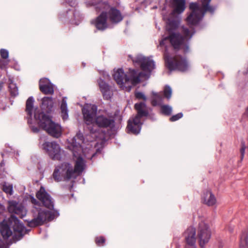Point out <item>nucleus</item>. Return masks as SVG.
<instances>
[{
    "label": "nucleus",
    "mask_w": 248,
    "mask_h": 248,
    "mask_svg": "<svg viewBox=\"0 0 248 248\" xmlns=\"http://www.w3.org/2000/svg\"><path fill=\"white\" fill-rule=\"evenodd\" d=\"M83 117L88 128L92 133H95L97 128H111L114 125L115 121L112 116L105 115H99L95 116L96 107L88 106L82 109Z\"/></svg>",
    "instance_id": "obj_1"
},
{
    "label": "nucleus",
    "mask_w": 248,
    "mask_h": 248,
    "mask_svg": "<svg viewBox=\"0 0 248 248\" xmlns=\"http://www.w3.org/2000/svg\"><path fill=\"white\" fill-rule=\"evenodd\" d=\"M80 153H76V156H74L77 158L74 168L68 163H63L59 168H55L53 173V177L56 182L76 179L81 174L85 169L86 162L80 156H78Z\"/></svg>",
    "instance_id": "obj_2"
},
{
    "label": "nucleus",
    "mask_w": 248,
    "mask_h": 248,
    "mask_svg": "<svg viewBox=\"0 0 248 248\" xmlns=\"http://www.w3.org/2000/svg\"><path fill=\"white\" fill-rule=\"evenodd\" d=\"M34 117L40 126L50 136L58 138L62 134L61 126L54 123L50 117L43 112L35 111Z\"/></svg>",
    "instance_id": "obj_3"
},
{
    "label": "nucleus",
    "mask_w": 248,
    "mask_h": 248,
    "mask_svg": "<svg viewBox=\"0 0 248 248\" xmlns=\"http://www.w3.org/2000/svg\"><path fill=\"white\" fill-rule=\"evenodd\" d=\"M33 218L26 220L27 225L30 227H36L43 225L46 221H51L55 217L54 213L45 209L35 207L32 210Z\"/></svg>",
    "instance_id": "obj_4"
},
{
    "label": "nucleus",
    "mask_w": 248,
    "mask_h": 248,
    "mask_svg": "<svg viewBox=\"0 0 248 248\" xmlns=\"http://www.w3.org/2000/svg\"><path fill=\"white\" fill-rule=\"evenodd\" d=\"M95 8L98 12L105 11L107 14V18L112 24H118L124 18L121 11L115 7L111 6L107 1L99 2Z\"/></svg>",
    "instance_id": "obj_5"
},
{
    "label": "nucleus",
    "mask_w": 248,
    "mask_h": 248,
    "mask_svg": "<svg viewBox=\"0 0 248 248\" xmlns=\"http://www.w3.org/2000/svg\"><path fill=\"white\" fill-rule=\"evenodd\" d=\"M164 59L167 68L170 70H178L185 71L188 67L187 62L186 60L180 55H176L170 57L165 52Z\"/></svg>",
    "instance_id": "obj_6"
},
{
    "label": "nucleus",
    "mask_w": 248,
    "mask_h": 248,
    "mask_svg": "<svg viewBox=\"0 0 248 248\" xmlns=\"http://www.w3.org/2000/svg\"><path fill=\"white\" fill-rule=\"evenodd\" d=\"M169 40L174 49H182L184 52H188V46L185 43L184 38L182 35L178 33H172L169 36L165 37L160 41V46H165L166 42Z\"/></svg>",
    "instance_id": "obj_7"
},
{
    "label": "nucleus",
    "mask_w": 248,
    "mask_h": 248,
    "mask_svg": "<svg viewBox=\"0 0 248 248\" xmlns=\"http://www.w3.org/2000/svg\"><path fill=\"white\" fill-rule=\"evenodd\" d=\"M43 145L44 149L52 160H60L62 159L63 151L56 142H46Z\"/></svg>",
    "instance_id": "obj_8"
},
{
    "label": "nucleus",
    "mask_w": 248,
    "mask_h": 248,
    "mask_svg": "<svg viewBox=\"0 0 248 248\" xmlns=\"http://www.w3.org/2000/svg\"><path fill=\"white\" fill-rule=\"evenodd\" d=\"M190 13L186 18L188 25H195L197 24L202 18V6L196 2L189 4Z\"/></svg>",
    "instance_id": "obj_9"
},
{
    "label": "nucleus",
    "mask_w": 248,
    "mask_h": 248,
    "mask_svg": "<svg viewBox=\"0 0 248 248\" xmlns=\"http://www.w3.org/2000/svg\"><path fill=\"white\" fill-rule=\"evenodd\" d=\"M36 197L44 206L50 210L53 209L54 203L52 199L43 186H41L39 191L36 192Z\"/></svg>",
    "instance_id": "obj_10"
},
{
    "label": "nucleus",
    "mask_w": 248,
    "mask_h": 248,
    "mask_svg": "<svg viewBox=\"0 0 248 248\" xmlns=\"http://www.w3.org/2000/svg\"><path fill=\"white\" fill-rule=\"evenodd\" d=\"M134 63L140 65L141 69L144 71L150 72L154 68L155 64L153 60L142 56H138L134 59H132Z\"/></svg>",
    "instance_id": "obj_11"
},
{
    "label": "nucleus",
    "mask_w": 248,
    "mask_h": 248,
    "mask_svg": "<svg viewBox=\"0 0 248 248\" xmlns=\"http://www.w3.org/2000/svg\"><path fill=\"white\" fill-rule=\"evenodd\" d=\"M11 218L14 221V224L12 227L14 233V237L17 240H19L26 233V230L24 225L20 222L19 220L15 216L12 215Z\"/></svg>",
    "instance_id": "obj_12"
},
{
    "label": "nucleus",
    "mask_w": 248,
    "mask_h": 248,
    "mask_svg": "<svg viewBox=\"0 0 248 248\" xmlns=\"http://www.w3.org/2000/svg\"><path fill=\"white\" fill-rule=\"evenodd\" d=\"M8 209L10 213L16 214L21 218L26 214L24 207L16 201H12L9 202Z\"/></svg>",
    "instance_id": "obj_13"
},
{
    "label": "nucleus",
    "mask_w": 248,
    "mask_h": 248,
    "mask_svg": "<svg viewBox=\"0 0 248 248\" xmlns=\"http://www.w3.org/2000/svg\"><path fill=\"white\" fill-rule=\"evenodd\" d=\"M141 125L140 119L135 117L130 119L126 127L128 133L138 134L140 130Z\"/></svg>",
    "instance_id": "obj_14"
},
{
    "label": "nucleus",
    "mask_w": 248,
    "mask_h": 248,
    "mask_svg": "<svg viewBox=\"0 0 248 248\" xmlns=\"http://www.w3.org/2000/svg\"><path fill=\"white\" fill-rule=\"evenodd\" d=\"M84 141L83 135L81 133H77L72 140V149L73 156H76V153H81L82 151L81 144Z\"/></svg>",
    "instance_id": "obj_15"
},
{
    "label": "nucleus",
    "mask_w": 248,
    "mask_h": 248,
    "mask_svg": "<svg viewBox=\"0 0 248 248\" xmlns=\"http://www.w3.org/2000/svg\"><path fill=\"white\" fill-rule=\"evenodd\" d=\"M102 13L98 16L94 21H92V23L93 24L96 28L100 31H104L108 27L107 22V14L105 11H101Z\"/></svg>",
    "instance_id": "obj_16"
},
{
    "label": "nucleus",
    "mask_w": 248,
    "mask_h": 248,
    "mask_svg": "<svg viewBox=\"0 0 248 248\" xmlns=\"http://www.w3.org/2000/svg\"><path fill=\"white\" fill-rule=\"evenodd\" d=\"M185 239L187 244L186 248H196L195 243L196 242V230L192 227L187 228L184 233Z\"/></svg>",
    "instance_id": "obj_17"
},
{
    "label": "nucleus",
    "mask_w": 248,
    "mask_h": 248,
    "mask_svg": "<svg viewBox=\"0 0 248 248\" xmlns=\"http://www.w3.org/2000/svg\"><path fill=\"white\" fill-rule=\"evenodd\" d=\"M142 72L138 70L129 69L126 75V82L130 81L133 85H136L140 81V77Z\"/></svg>",
    "instance_id": "obj_18"
},
{
    "label": "nucleus",
    "mask_w": 248,
    "mask_h": 248,
    "mask_svg": "<svg viewBox=\"0 0 248 248\" xmlns=\"http://www.w3.org/2000/svg\"><path fill=\"white\" fill-rule=\"evenodd\" d=\"M134 108L137 112V115L135 116L141 120L143 117H147L149 115L148 108L144 102L136 103L134 105Z\"/></svg>",
    "instance_id": "obj_19"
},
{
    "label": "nucleus",
    "mask_w": 248,
    "mask_h": 248,
    "mask_svg": "<svg viewBox=\"0 0 248 248\" xmlns=\"http://www.w3.org/2000/svg\"><path fill=\"white\" fill-rule=\"evenodd\" d=\"M41 108L46 113L51 112L54 107V102L51 97H44L41 100Z\"/></svg>",
    "instance_id": "obj_20"
},
{
    "label": "nucleus",
    "mask_w": 248,
    "mask_h": 248,
    "mask_svg": "<svg viewBox=\"0 0 248 248\" xmlns=\"http://www.w3.org/2000/svg\"><path fill=\"white\" fill-rule=\"evenodd\" d=\"M211 226L209 224H202V245L209 242L212 235Z\"/></svg>",
    "instance_id": "obj_21"
},
{
    "label": "nucleus",
    "mask_w": 248,
    "mask_h": 248,
    "mask_svg": "<svg viewBox=\"0 0 248 248\" xmlns=\"http://www.w3.org/2000/svg\"><path fill=\"white\" fill-rule=\"evenodd\" d=\"M113 76L118 84L123 86L124 83H126V75L124 74L122 68L118 69Z\"/></svg>",
    "instance_id": "obj_22"
},
{
    "label": "nucleus",
    "mask_w": 248,
    "mask_h": 248,
    "mask_svg": "<svg viewBox=\"0 0 248 248\" xmlns=\"http://www.w3.org/2000/svg\"><path fill=\"white\" fill-rule=\"evenodd\" d=\"M98 84L105 99L108 100L111 97L109 87L103 79L100 78L98 80Z\"/></svg>",
    "instance_id": "obj_23"
},
{
    "label": "nucleus",
    "mask_w": 248,
    "mask_h": 248,
    "mask_svg": "<svg viewBox=\"0 0 248 248\" xmlns=\"http://www.w3.org/2000/svg\"><path fill=\"white\" fill-rule=\"evenodd\" d=\"M203 202L208 206H213L216 204V197L210 191H208L204 194Z\"/></svg>",
    "instance_id": "obj_24"
},
{
    "label": "nucleus",
    "mask_w": 248,
    "mask_h": 248,
    "mask_svg": "<svg viewBox=\"0 0 248 248\" xmlns=\"http://www.w3.org/2000/svg\"><path fill=\"white\" fill-rule=\"evenodd\" d=\"M173 4L174 8L173 12L175 14H181L185 10V0H174Z\"/></svg>",
    "instance_id": "obj_25"
},
{
    "label": "nucleus",
    "mask_w": 248,
    "mask_h": 248,
    "mask_svg": "<svg viewBox=\"0 0 248 248\" xmlns=\"http://www.w3.org/2000/svg\"><path fill=\"white\" fill-rule=\"evenodd\" d=\"M151 104L153 106H161L163 103L164 96L162 92L152 93Z\"/></svg>",
    "instance_id": "obj_26"
},
{
    "label": "nucleus",
    "mask_w": 248,
    "mask_h": 248,
    "mask_svg": "<svg viewBox=\"0 0 248 248\" xmlns=\"http://www.w3.org/2000/svg\"><path fill=\"white\" fill-rule=\"evenodd\" d=\"M211 0H202V17L206 13L213 14L216 7L210 4Z\"/></svg>",
    "instance_id": "obj_27"
},
{
    "label": "nucleus",
    "mask_w": 248,
    "mask_h": 248,
    "mask_svg": "<svg viewBox=\"0 0 248 248\" xmlns=\"http://www.w3.org/2000/svg\"><path fill=\"white\" fill-rule=\"evenodd\" d=\"M0 232L4 239H7L13 233L9 226L6 223H2L0 225Z\"/></svg>",
    "instance_id": "obj_28"
},
{
    "label": "nucleus",
    "mask_w": 248,
    "mask_h": 248,
    "mask_svg": "<svg viewBox=\"0 0 248 248\" xmlns=\"http://www.w3.org/2000/svg\"><path fill=\"white\" fill-rule=\"evenodd\" d=\"M239 248H248V231L247 230L242 232L240 237Z\"/></svg>",
    "instance_id": "obj_29"
},
{
    "label": "nucleus",
    "mask_w": 248,
    "mask_h": 248,
    "mask_svg": "<svg viewBox=\"0 0 248 248\" xmlns=\"http://www.w3.org/2000/svg\"><path fill=\"white\" fill-rule=\"evenodd\" d=\"M66 99V97L62 98L60 107L61 116L63 120H66L68 118V109Z\"/></svg>",
    "instance_id": "obj_30"
},
{
    "label": "nucleus",
    "mask_w": 248,
    "mask_h": 248,
    "mask_svg": "<svg viewBox=\"0 0 248 248\" xmlns=\"http://www.w3.org/2000/svg\"><path fill=\"white\" fill-rule=\"evenodd\" d=\"M33 102L34 99L32 96L29 97L26 101L25 111L29 118H31L32 115Z\"/></svg>",
    "instance_id": "obj_31"
},
{
    "label": "nucleus",
    "mask_w": 248,
    "mask_h": 248,
    "mask_svg": "<svg viewBox=\"0 0 248 248\" xmlns=\"http://www.w3.org/2000/svg\"><path fill=\"white\" fill-rule=\"evenodd\" d=\"M40 91L45 94H53L54 93V87L51 83L47 85H43L39 87Z\"/></svg>",
    "instance_id": "obj_32"
},
{
    "label": "nucleus",
    "mask_w": 248,
    "mask_h": 248,
    "mask_svg": "<svg viewBox=\"0 0 248 248\" xmlns=\"http://www.w3.org/2000/svg\"><path fill=\"white\" fill-rule=\"evenodd\" d=\"M161 113L166 116H170L172 111V108L167 105H162L160 106Z\"/></svg>",
    "instance_id": "obj_33"
},
{
    "label": "nucleus",
    "mask_w": 248,
    "mask_h": 248,
    "mask_svg": "<svg viewBox=\"0 0 248 248\" xmlns=\"http://www.w3.org/2000/svg\"><path fill=\"white\" fill-rule=\"evenodd\" d=\"M9 92L13 97H15L18 94V88L16 84L11 81L9 85Z\"/></svg>",
    "instance_id": "obj_34"
},
{
    "label": "nucleus",
    "mask_w": 248,
    "mask_h": 248,
    "mask_svg": "<svg viewBox=\"0 0 248 248\" xmlns=\"http://www.w3.org/2000/svg\"><path fill=\"white\" fill-rule=\"evenodd\" d=\"M106 239L104 236H96L94 238V242L96 245L98 247H103L105 246Z\"/></svg>",
    "instance_id": "obj_35"
},
{
    "label": "nucleus",
    "mask_w": 248,
    "mask_h": 248,
    "mask_svg": "<svg viewBox=\"0 0 248 248\" xmlns=\"http://www.w3.org/2000/svg\"><path fill=\"white\" fill-rule=\"evenodd\" d=\"M162 94L165 98H167L168 100H170L172 94V90L171 88L168 85L165 86Z\"/></svg>",
    "instance_id": "obj_36"
},
{
    "label": "nucleus",
    "mask_w": 248,
    "mask_h": 248,
    "mask_svg": "<svg viewBox=\"0 0 248 248\" xmlns=\"http://www.w3.org/2000/svg\"><path fill=\"white\" fill-rule=\"evenodd\" d=\"M2 190L7 194H8L10 195L13 194V186L12 185L7 184L6 183H5L2 185Z\"/></svg>",
    "instance_id": "obj_37"
},
{
    "label": "nucleus",
    "mask_w": 248,
    "mask_h": 248,
    "mask_svg": "<svg viewBox=\"0 0 248 248\" xmlns=\"http://www.w3.org/2000/svg\"><path fill=\"white\" fill-rule=\"evenodd\" d=\"M182 32L185 36H182L184 38L185 43L186 44L187 46L188 47V46L186 40L187 38H188L189 37H191V36H190V31L188 29H187L186 28H184L183 29Z\"/></svg>",
    "instance_id": "obj_38"
},
{
    "label": "nucleus",
    "mask_w": 248,
    "mask_h": 248,
    "mask_svg": "<svg viewBox=\"0 0 248 248\" xmlns=\"http://www.w3.org/2000/svg\"><path fill=\"white\" fill-rule=\"evenodd\" d=\"M183 116V114L182 112H180L177 113V114L172 116L170 118L169 120L170 121V122H175L182 118Z\"/></svg>",
    "instance_id": "obj_39"
},
{
    "label": "nucleus",
    "mask_w": 248,
    "mask_h": 248,
    "mask_svg": "<svg viewBox=\"0 0 248 248\" xmlns=\"http://www.w3.org/2000/svg\"><path fill=\"white\" fill-rule=\"evenodd\" d=\"M246 147L245 145V143L244 141L241 142V147L240 150V154H241V160H242L244 158L245 154V150Z\"/></svg>",
    "instance_id": "obj_40"
},
{
    "label": "nucleus",
    "mask_w": 248,
    "mask_h": 248,
    "mask_svg": "<svg viewBox=\"0 0 248 248\" xmlns=\"http://www.w3.org/2000/svg\"><path fill=\"white\" fill-rule=\"evenodd\" d=\"M0 54L1 57L3 59H7L9 57L8 51L5 49H1L0 50Z\"/></svg>",
    "instance_id": "obj_41"
},
{
    "label": "nucleus",
    "mask_w": 248,
    "mask_h": 248,
    "mask_svg": "<svg viewBox=\"0 0 248 248\" xmlns=\"http://www.w3.org/2000/svg\"><path fill=\"white\" fill-rule=\"evenodd\" d=\"M51 83V82L49 81V80L46 78H41L39 81V87H41V85H47L48 84Z\"/></svg>",
    "instance_id": "obj_42"
},
{
    "label": "nucleus",
    "mask_w": 248,
    "mask_h": 248,
    "mask_svg": "<svg viewBox=\"0 0 248 248\" xmlns=\"http://www.w3.org/2000/svg\"><path fill=\"white\" fill-rule=\"evenodd\" d=\"M135 97L139 99H142L143 100H146V97L144 94L141 92H137L135 94Z\"/></svg>",
    "instance_id": "obj_43"
},
{
    "label": "nucleus",
    "mask_w": 248,
    "mask_h": 248,
    "mask_svg": "<svg viewBox=\"0 0 248 248\" xmlns=\"http://www.w3.org/2000/svg\"><path fill=\"white\" fill-rule=\"evenodd\" d=\"M9 61L4 60H0V68L4 69L9 63Z\"/></svg>",
    "instance_id": "obj_44"
},
{
    "label": "nucleus",
    "mask_w": 248,
    "mask_h": 248,
    "mask_svg": "<svg viewBox=\"0 0 248 248\" xmlns=\"http://www.w3.org/2000/svg\"><path fill=\"white\" fill-rule=\"evenodd\" d=\"M30 201H31V202L34 205H39V202L38 201H37V200L35 199L34 197H31L30 198Z\"/></svg>",
    "instance_id": "obj_45"
},
{
    "label": "nucleus",
    "mask_w": 248,
    "mask_h": 248,
    "mask_svg": "<svg viewBox=\"0 0 248 248\" xmlns=\"http://www.w3.org/2000/svg\"><path fill=\"white\" fill-rule=\"evenodd\" d=\"M202 232V231H201L200 232H198V235H199V245L202 247V238H201V233Z\"/></svg>",
    "instance_id": "obj_46"
},
{
    "label": "nucleus",
    "mask_w": 248,
    "mask_h": 248,
    "mask_svg": "<svg viewBox=\"0 0 248 248\" xmlns=\"http://www.w3.org/2000/svg\"><path fill=\"white\" fill-rule=\"evenodd\" d=\"M31 130L34 133H37L39 131V129L37 127L32 126Z\"/></svg>",
    "instance_id": "obj_47"
},
{
    "label": "nucleus",
    "mask_w": 248,
    "mask_h": 248,
    "mask_svg": "<svg viewBox=\"0 0 248 248\" xmlns=\"http://www.w3.org/2000/svg\"><path fill=\"white\" fill-rule=\"evenodd\" d=\"M4 210V207L3 206H0V215L2 213Z\"/></svg>",
    "instance_id": "obj_48"
},
{
    "label": "nucleus",
    "mask_w": 248,
    "mask_h": 248,
    "mask_svg": "<svg viewBox=\"0 0 248 248\" xmlns=\"http://www.w3.org/2000/svg\"><path fill=\"white\" fill-rule=\"evenodd\" d=\"M3 82H0V92L2 90V89L3 88Z\"/></svg>",
    "instance_id": "obj_49"
},
{
    "label": "nucleus",
    "mask_w": 248,
    "mask_h": 248,
    "mask_svg": "<svg viewBox=\"0 0 248 248\" xmlns=\"http://www.w3.org/2000/svg\"><path fill=\"white\" fill-rule=\"evenodd\" d=\"M244 115L247 116L248 117V107L247 108L244 114Z\"/></svg>",
    "instance_id": "obj_50"
},
{
    "label": "nucleus",
    "mask_w": 248,
    "mask_h": 248,
    "mask_svg": "<svg viewBox=\"0 0 248 248\" xmlns=\"http://www.w3.org/2000/svg\"><path fill=\"white\" fill-rule=\"evenodd\" d=\"M0 248H2V241L0 239Z\"/></svg>",
    "instance_id": "obj_51"
},
{
    "label": "nucleus",
    "mask_w": 248,
    "mask_h": 248,
    "mask_svg": "<svg viewBox=\"0 0 248 248\" xmlns=\"http://www.w3.org/2000/svg\"><path fill=\"white\" fill-rule=\"evenodd\" d=\"M3 176H4L3 175H0V177H3Z\"/></svg>",
    "instance_id": "obj_52"
},
{
    "label": "nucleus",
    "mask_w": 248,
    "mask_h": 248,
    "mask_svg": "<svg viewBox=\"0 0 248 248\" xmlns=\"http://www.w3.org/2000/svg\"><path fill=\"white\" fill-rule=\"evenodd\" d=\"M72 186H71L70 187V189L72 188Z\"/></svg>",
    "instance_id": "obj_53"
}]
</instances>
